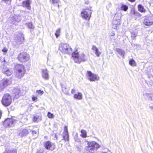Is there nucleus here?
<instances>
[{"label": "nucleus", "instance_id": "36", "mask_svg": "<svg viewBox=\"0 0 153 153\" xmlns=\"http://www.w3.org/2000/svg\"><path fill=\"white\" fill-rule=\"evenodd\" d=\"M115 36V33L114 32H112L110 34L109 36V37L110 38L111 40H112L113 39L114 40H115V39H113V36Z\"/></svg>", "mask_w": 153, "mask_h": 153}, {"label": "nucleus", "instance_id": "27", "mask_svg": "<svg viewBox=\"0 0 153 153\" xmlns=\"http://www.w3.org/2000/svg\"><path fill=\"white\" fill-rule=\"evenodd\" d=\"M128 8V7L126 5L122 4L121 6L120 9L122 10L126 11Z\"/></svg>", "mask_w": 153, "mask_h": 153}, {"label": "nucleus", "instance_id": "2", "mask_svg": "<svg viewBox=\"0 0 153 153\" xmlns=\"http://www.w3.org/2000/svg\"><path fill=\"white\" fill-rule=\"evenodd\" d=\"M72 57L75 63L80 64L81 62H84L87 60L86 56L83 53L79 55L77 51L73 53Z\"/></svg>", "mask_w": 153, "mask_h": 153}, {"label": "nucleus", "instance_id": "6", "mask_svg": "<svg viewBox=\"0 0 153 153\" xmlns=\"http://www.w3.org/2000/svg\"><path fill=\"white\" fill-rule=\"evenodd\" d=\"M93 10L88 8L83 9L81 12V16L87 20H89L91 16V14Z\"/></svg>", "mask_w": 153, "mask_h": 153}, {"label": "nucleus", "instance_id": "51", "mask_svg": "<svg viewBox=\"0 0 153 153\" xmlns=\"http://www.w3.org/2000/svg\"><path fill=\"white\" fill-rule=\"evenodd\" d=\"M3 59H4V62H5V60L4 59V58H3Z\"/></svg>", "mask_w": 153, "mask_h": 153}, {"label": "nucleus", "instance_id": "22", "mask_svg": "<svg viewBox=\"0 0 153 153\" xmlns=\"http://www.w3.org/2000/svg\"><path fill=\"white\" fill-rule=\"evenodd\" d=\"M143 95L145 97H146L149 100H153V94L146 93Z\"/></svg>", "mask_w": 153, "mask_h": 153}, {"label": "nucleus", "instance_id": "11", "mask_svg": "<svg viewBox=\"0 0 153 153\" xmlns=\"http://www.w3.org/2000/svg\"><path fill=\"white\" fill-rule=\"evenodd\" d=\"M9 85V80L7 79H3L2 82L0 84V88L2 90Z\"/></svg>", "mask_w": 153, "mask_h": 153}, {"label": "nucleus", "instance_id": "46", "mask_svg": "<svg viewBox=\"0 0 153 153\" xmlns=\"http://www.w3.org/2000/svg\"><path fill=\"white\" fill-rule=\"evenodd\" d=\"M149 108L151 110H153V106H149Z\"/></svg>", "mask_w": 153, "mask_h": 153}, {"label": "nucleus", "instance_id": "16", "mask_svg": "<svg viewBox=\"0 0 153 153\" xmlns=\"http://www.w3.org/2000/svg\"><path fill=\"white\" fill-rule=\"evenodd\" d=\"M42 77L46 80H48V71L47 69L43 70L42 71Z\"/></svg>", "mask_w": 153, "mask_h": 153}, {"label": "nucleus", "instance_id": "49", "mask_svg": "<svg viewBox=\"0 0 153 153\" xmlns=\"http://www.w3.org/2000/svg\"><path fill=\"white\" fill-rule=\"evenodd\" d=\"M85 4H88V1L85 2Z\"/></svg>", "mask_w": 153, "mask_h": 153}, {"label": "nucleus", "instance_id": "13", "mask_svg": "<svg viewBox=\"0 0 153 153\" xmlns=\"http://www.w3.org/2000/svg\"><path fill=\"white\" fill-rule=\"evenodd\" d=\"M59 49L63 53L66 52L67 49V45L66 44L61 43L59 47Z\"/></svg>", "mask_w": 153, "mask_h": 153}, {"label": "nucleus", "instance_id": "21", "mask_svg": "<svg viewBox=\"0 0 153 153\" xmlns=\"http://www.w3.org/2000/svg\"><path fill=\"white\" fill-rule=\"evenodd\" d=\"M3 72L4 74L7 76H10L11 75L12 73V71L9 69H7L5 70V69L3 68Z\"/></svg>", "mask_w": 153, "mask_h": 153}, {"label": "nucleus", "instance_id": "33", "mask_svg": "<svg viewBox=\"0 0 153 153\" xmlns=\"http://www.w3.org/2000/svg\"><path fill=\"white\" fill-rule=\"evenodd\" d=\"M24 38L23 37H19L17 39V42L19 44H21L23 43Z\"/></svg>", "mask_w": 153, "mask_h": 153}, {"label": "nucleus", "instance_id": "14", "mask_svg": "<svg viewBox=\"0 0 153 153\" xmlns=\"http://www.w3.org/2000/svg\"><path fill=\"white\" fill-rule=\"evenodd\" d=\"M120 24V21H118L117 20L115 19H113V21L112 22V27L114 29H117V27Z\"/></svg>", "mask_w": 153, "mask_h": 153}, {"label": "nucleus", "instance_id": "37", "mask_svg": "<svg viewBox=\"0 0 153 153\" xmlns=\"http://www.w3.org/2000/svg\"><path fill=\"white\" fill-rule=\"evenodd\" d=\"M74 139L75 141L77 142H80L79 139H78V135L77 134H76L75 135L74 137Z\"/></svg>", "mask_w": 153, "mask_h": 153}, {"label": "nucleus", "instance_id": "15", "mask_svg": "<svg viewBox=\"0 0 153 153\" xmlns=\"http://www.w3.org/2000/svg\"><path fill=\"white\" fill-rule=\"evenodd\" d=\"M22 6L23 7H25L28 9H31L30 6V2L29 0H26L23 1L22 2Z\"/></svg>", "mask_w": 153, "mask_h": 153}, {"label": "nucleus", "instance_id": "42", "mask_svg": "<svg viewBox=\"0 0 153 153\" xmlns=\"http://www.w3.org/2000/svg\"><path fill=\"white\" fill-rule=\"evenodd\" d=\"M32 99L33 101H36L37 99V97L36 96H33L32 97Z\"/></svg>", "mask_w": 153, "mask_h": 153}, {"label": "nucleus", "instance_id": "28", "mask_svg": "<svg viewBox=\"0 0 153 153\" xmlns=\"http://www.w3.org/2000/svg\"><path fill=\"white\" fill-rule=\"evenodd\" d=\"M138 10L141 12H145L146 11L144 7L141 4H139L138 6Z\"/></svg>", "mask_w": 153, "mask_h": 153}, {"label": "nucleus", "instance_id": "1", "mask_svg": "<svg viewBox=\"0 0 153 153\" xmlns=\"http://www.w3.org/2000/svg\"><path fill=\"white\" fill-rule=\"evenodd\" d=\"M16 76L19 79L22 78L26 72L25 68L24 65L21 64H17L14 67Z\"/></svg>", "mask_w": 153, "mask_h": 153}, {"label": "nucleus", "instance_id": "17", "mask_svg": "<svg viewBox=\"0 0 153 153\" xmlns=\"http://www.w3.org/2000/svg\"><path fill=\"white\" fill-rule=\"evenodd\" d=\"M74 97L75 99L80 100L82 98V95L81 93L78 92L74 95Z\"/></svg>", "mask_w": 153, "mask_h": 153}, {"label": "nucleus", "instance_id": "50", "mask_svg": "<svg viewBox=\"0 0 153 153\" xmlns=\"http://www.w3.org/2000/svg\"><path fill=\"white\" fill-rule=\"evenodd\" d=\"M131 44L132 46H133V45H135V44H133L132 43H131Z\"/></svg>", "mask_w": 153, "mask_h": 153}, {"label": "nucleus", "instance_id": "44", "mask_svg": "<svg viewBox=\"0 0 153 153\" xmlns=\"http://www.w3.org/2000/svg\"><path fill=\"white\" fill-rule=\"evenodd\" d=\"M52 3L55 4L56 3H58V1L56 0H51Z\"/></svg>", "mask_w": 153, "mask_h": 153}, {"label": "nucleus", "instance_id": "43", "mask_svg": "<svg viewBox=\"0 0 153 153\" xmlns=\"http://www.w3.org/2000/svg\"><path fill=\"white\" fill-rule=\"evenodd\" d=\"M8 51V49L6 47H4L3 48V49L2 50V52L4 53H6Z\"/></svg>", "mask_w": 153, "mask_h": 153}, {"label": "nucleus", "instance_id": "9", "mask_svg": "<svg viewBox=\"0 0 153 153\" xmlns=\"http://www.w3.org/2000/svg\"><path fill=\"white\" fill-rule=\"evenodd\" d=\"M87 74L88 79L91 81H94L99 79V77L98 75L93 74L91 71H88Z\"/></svg>", "mask_w": 153, "mask_h": 153}, {"label": "nucleus", "instance_id": "29", "mask_svg": "<svg viewBox=\"0 0 153 153\" xmlns=\"http://www.w3.org/2000/svg\"><path fill=\"white\" fill-rule=\"evenodd\" d=\"M81 135L82 137L85 138L87 137L86 132L85 130H82L81 131Z\"/></svg>", "mask_w": 153, "mask_h": 153}, {"label": "nucleus", "instance_id": "38", "mask_svg": "<svg viewBox=\"0 0 153 153\" xmlns=\"http://www.w3.org/2000/svg\"><path fill=\"white\" fill-rule=\"evenodd\" d=\"M74 52H72V49L70 47H69V48H68V54H70L71 53H73Z\"/></svg>", "mask_w": 153, "mask_h": 153}, {"label": "nucleus", "instance_id": "34", "mask_svg": "<svg viewBox=\"0 0 153 153\" xmlns=\"http://www.w3.org/2000/svg\"><path fill=\"white\" fill-rule=\"evenodd\" d=\"M60 29H59L57 30L56 31V32L55 33V35L56 38L58 37L60 35Z\"/></svg>", "mask_w": 153, "mask_h": 153}, {"label": "nucleus", "instance_id": "47", "mask_svg": "<svg viewBox=\"0 0 153 153\" xmlns=\"http://www.w3.org/2000/svg\"><path fill=\"white\" fill-rule=\"evenodd\" d=\"M75 90L74 89H72L71 91V93L73 94L75 93Z\"/></svg>", "mask_w": 153, "mask_h": 153}, {"label": "nucleus", "instance_id": "20", "mask_svg": "<svg viewBox=\"0 0 153 153\" xmlns=\"http://www.w3.org/2000/svg\"><path fill=\"white\" fill-rule=\"evenodd\" d=\"M92 49L95 51V53L97 56H99L101 54V53L99 51L98 49L95 45L92 46Z\"/></svg>", "mask_w": 153, "mask_h": 153}, {"label": "nucleus", "instance_id": "53", "mask_svg": "<svg viewBox=\"0 0 153 153\" xmlns=\"http://www.w3.org/2000/svg\"><path fill=\"white\" fill-rule=\"evenodd\" d=\"M37 153H39V152H38Z\"/></svg>", "mask_w": 153, "mask_h": 153}, {"label": "nucleus", "instance_id": "5", "mask_svg": "<svg viewBox=\"0 0 153 153\" xmlns=\"http://www.w3.org/2000/svg\"><path fill=\"white\" fill-rule=\"evenodd\" d=\"M17 59L22 62H26L30 59L29 55L26 52L20 53L17 57Z\"/></svg>", "mask_w": 153, "mask_h": 153}, {"label": "nucleus", "instance_id": "10", "mask_svg": "<svg viewBox=\"0 0 153 153\" xmlns=\"http://www.w3.org/2000/svg\"><path fill=\"white\" fill-rule=\"evenodd\" d=\"M144 24L147 26L153 25V16H150L146 17L144 20Z\"/></svg>", "mask_w": 153, "mask_h": 153}, {"label": "nucleus", "instance_id": "41", "mask_svg": "<svg viewBox=\"0 0 153 153\" xmlns=\"http://www.w3.org/2000/svg\"><path fill=\"white\" fill-rule=\"evenodd\" d=\"M141 16V14L138 12L137 11L136 12L135 15V17L137 16L138 17H140Z\"/></svg>", "mask_w": 153, "mask_h": 153}, {"label": "nucleus", "instance_id": "8", "mask_svg": "<svg viewBox=\"0 0 153 153\" xmlns=\"http://www.w3.org/2000/svg\"><path fill=\"white\" fill-rule=\"evenodd\" d=\"M44 146L45 149L50 151H53L56 148V146L54 143H52L50 141H47L44 143Z\"/></svg>", "mask_w": 153, "mask_h": 153}, {"label": "nucleus", "instance_id": "3", "mask_svg": "<svg viewBox=\"0 0 153 153\" xmlns=\"http://www.w3.org/2000/svg\"><path fill=\"white\" fill-rule=\"evenodd\" d=\"M12 101V98L11 95L8 93L5 94L2 97L1 103L5 107L10 105Z\"/></svg>", "mask_w": 153, "mask_h": 153}, {"label": "nucleus", "instance_id": "32", "mask_svg": "<svg viewBox=\"0 0 153 153\" xmlns=\"http://www.w3.org/2000/svg\"><path fill=\"white\" fill-rule=\"evenodd\" d=\"M131 37L132 40L135 39V38L137 36L136 33L134 32H131Z\"/></svg>", "mask_w": 153, "mask_h": 153}, {"label": "nucleus", "instance_id": "24", "mask_svg": "<svg viewBox=\"0 0 153 153\" xmlns=\"http://www.w3.org/2000/svg\"><path fill=\"white\" fill-rule=\"evenodd\" d=\"M25 25L29 29L33 30L34 28V26L31 22L26 23Z\"/></svg>", "mask_w": 153, "mask_h": 153}, {"label": "nucleus", "instance_id": "35", "mask_svg": "<svg viewBox=\"0 0 153 153\" xmlns=\"http://www.w3.org/2000/svg\"><path fill=\"white\" fill-rule=\"evenodd\" d=\"M47 116L50 119L54 117V115L53 114L51 113L50 112H48Z\"/></svg>", "mask_w": 153, "mask_h": 153}, {"label": "nucleus", "instance_id": "12", "mask_svg": "<svg viewBox=\"0 0 153 153\" xmlns=\"http://www.w3.org/2000/svg\"><path fill=\"white\" fill-rule=\"evenodd\" d=\"M13 94L15 98H18L21 95L20 90L19 88H15L13 91Z\"/></svg>", "mask_w": 153, "mask_h": 153}, {"label": "nucleus", "instance_id": "52", "mask_svg": "<svg viewBox=\"0 0 153 153\" xmlns=\"http://www.w3.org/2000/svg\"><path fill=\"white\" fill-rule=\"evenodd\" d=\"M67 138H68V136Z\"/></svg>", "mask_w": 153, "mask_h": 153}, {"label": "nucleus", "instance_id": "40", "mask_svg": "<svg viewBox=\"0 0 153 153\" xmlns=\"http://www.w3.org/2000/svg\"><path fill=\"white\" fill-rule=\"evenodd\" d=\"M36 92L38 94H40L41 95H42L44 93L43 91L40 90H37Z\"/></svg>", "mask_w": 153, "mask_h": 153}, {"label": "nucleus", "instance_id": "39", "mask_svg": "<svg viewBox=\"0 0 153 153\" xmlns=\"http://www.w3.org/2000/svg\"><path fill=\"white\" fill-rule=\"evenodd\" d=\"M2 1L8 5L10 4L11 2V0H2Z\"/></svg>", "mask_w": 153, "mask_h": 153}, {"label": "nucleus", "instance_id": "26", "mask_svg": "<svg viewBox=\"0 0 153 153\" xmlns=\"http://www.w3.org/2000/svg\"><path fill=\"white\" fill-rule=\"evenodd\" d=\"M41 117L39 116H35L33 118V121L34 122H38L39 120H41Z\"/></svg>", "mask_w": 153, "mask_h": 153}, {"label": "nucleus", "instance_id": "23", "mask_svg": "<svg viewBox=\"0 0 153 153\" xmlns=\"http://www.w3.org/2000/svg\"><path fill=\"white\" fill-rule=\"evenodd\" d=\"M121 17V14L118 13H115L113 19H114V20H117L119 21H120Z\"/></svg>", "mask_w": 153, "mask_h": 153}, {"label": "nucleus", "instance_id": "48", "mask_svg": "<svg viewBox=\"0 0 153 153\" xmlns=\"http://www.w3.org/2000/svg\"><path fill=\"white\" fill-rule=\"evenodd\" d=\"M128 0L131 2H134L135 1V0Z\"/></svg>", "mask_w": 153, "mask_h": 153}, {"label": "nucleus", "instance_id": "4", "mask_svg": "<svg viewBox=\"0 0 153 153\" xmlns=\"http://www.w3.org/2000/svg\"><path fill=\"white\" fill-rule=\"evenodd\" d=\"M88 145L86 149L88 151V153H95L97 149L100 147V146L94 141L89 142Z\"/></svg>", "mask_w": 153, "mask_h": 153}, {"label": "nucleus", "instance_id": "7", "mask_svg": "<svg viewBox=\"0 0 153 153\" xmlns=\"http://www.w3.org/2000/svg\"><path fill=\"white\" fill-rule=\"evenodd\" d=\"M16 120L11 118H8L3 122V125L5 127H11L13 126Z\"/></svg>", "mask_w": 153, "mask_h": 153}, {"label": "nucleus", "instance_id": "31", "mask_svg": "<svg viewBox=\"0 0 153 153\" xmlns=\"http://www.w3.org/2000/svg\"><path fill=\"white\" fill-rule=\"evenodd\" d=\"M129 64L132 66H134L136 65L135 62L133 59L130 60L129 61Z\"/></svg>", "mask_w": 153, "mask_h": 153}, {"label": "nucleus", "instance_id": "25", "mask_svg": "<svg viewBox=\"0 0 153 153\" xmlns=\"http://www.w3.org/2000/svg\"><path fill=\"white\" fill-rule=\"evenodd\" d=\"M17 149L15 148H13L8 150L5 153H17Z\"/></svg>", "mask_w": 153, "mask_h": 153}, {"label": "nucleus", "instance_id": "19", "mask_svg": "<svg viewBox=\"0 0 153 153\" xmlns=\"http://www.w3.org/2000/svg\"><path fill=\"white\" fill-rule=\"evenodd\" d=\"M28 133L29 132L27 129H24L19 133V135L22 137H23L27 135Z\"/></svg>", "mask_w": 153, "mask_h": 153}, {"label": "nucleus", "instance_id": "30", "mask_svg": "<svg viewBox=\"0 0 153 153\" xmlns=\"http://www.w3.org/2000/svg\"><path fill=\"white\" fill-rule=\"evenodd\" d=\"M136 11L134 8H132L131 10L130 15L132 17H135V15L136 13Z\"/></svg>", "mask_w": 153, "mask_h": 153}, {"label": "nucleus", "instance_id": "18", "mask_svg": "<svg viewBox=\"0 0 153 153\" xmlns=\"http://www.w3.org/2000/svg\"><path fill=\"white\" fill-rule=\"evenodd\" d=\"M116 51L123 58L124 57L125 52L123 50L119 48H116Z\"/></svg>", "mask_w": 153, "mask_h": 153}, {"label": "nucleus", "instance_id": "45", "mask_svg": "<svg viewBox=\"0 0 153 153\" xmlns=\"http://www.w3.org/2000/svg\"><path fill=\"white\" fill-rule=\"evenodd\" d=\"M32 134H36L37 133V132L35 130H32L31 131Z\"/></svg>", "mask_w": 153, "mask_h": 153}]
</instances>
